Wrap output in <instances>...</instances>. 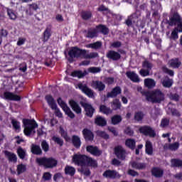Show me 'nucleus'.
<instances>
[{"instance_id": "f257e3e1", "label": "nucleus", "mask_w": 182, "mask_h": 182, "mask_svg": "<svg viewBox=\"0 0 182 182\" xmlns=\"http://www.w3.org/2000/svg\"><path fill=\"white\" fill-rule=\"evenodd\" d=\"M72 161L75 166L80 167H86V166H88V167H97V161L85 154H75L73 156Z\"/></svg>"}, {"instance_id": "f03ea898", "label": "nucleus", "mask_w": 182, "mask_h": 182, "mask_svg": "<svg viewBox=\"0 0 182 182\" xmlns=\"http://www.w3.org/2000/svg\"><path fill=\"white\" fill-rule=\"evenodd\" d=\"M142 95L146 97L147 102H151V103H161L164 102V93L160 90H155L152 92L145 91L142 92Z\"/></svg>"}, {"instance_id": "7ed1b4c3", "label": "nucleus", "mask_w": 182, "mask_h": 182, "mask_svg": "<svg viewBox=\"0 0 182 182\" xmlns=\"http://www.w3.org/2000/svg\"><path fill=\"white\" fill-rule=\"evenodd\" d=\"M36 163L40 167H44V168H54L58 166V160L53 157H37L36 159Z\"/></svg>"}, {"instance_id": "20e7f679", "label": "nucleus", "mask_w": 182, "mask_h": 182, "mask_svg": "<svg viewBox=\"0 0 182 182\" xmlns=\"http://www.w3.org/2000/svg\"><path fill=\"white\" fill-rule=\"evenodd\" d=\"M23 124L24 127L23 133L27 137H31V136L36 133L35 129L38 127V123H36L35 119H23Z\"/></svg>"}, {"instance_id": "39448f33", "label": "nucleus", "mask_w": 182, "mask_h": 182, "mask_svg": "<svg viewBox=\"0 0 182 182\" xmlns=\"http://www.w3.org/2000/svg\"><path fill=\"white\" fill-rule=\"evenodd\" d=\"M85 53L86 49H82L77 46L71 47L68 51V62L72 63V62H73V59H84Z\"/></svg>"}, {"instance_id": "423d86ee", "label": "nucleus", "mask_w": 182, "mask_h": 182, "mask_svg": "<svg viewBox=\"0 0 182 182\" xmlns=\"http://www.w3.org/2000/svg\"><path fill=\"white\" fill-rule=\"evenodd\" d=\"M182 20L181 15L178 11H171L168 15V19H166L164 22L165 25L168 26H177Z\"/></svg>"}, {"instance_id": "0eeeda50", "label": "nucleus", "mask_w": 182, "mask_h": 182, "mask_svg": "<svg viewBox=\"0 0 182 182\" xmlns=\"http://www.w3.org/2000/svg\"><path fill=\"white\" fill-rule=\"evenodd\" d=\"M80 106H82V107H83L87 117H93V114H95L96 109H95V107H93V106H92V105L87 102H85L83 101H80Z\"/></svg>"}, {"instance_id": "6e6552de", "label": "nucleus", "mask_w": 182, "mask_h": 182, "mask_svg": "<svg viewBox=\"0 0 182 182\" xmlns=\"http://www.w3.org/2000/svg\"><path fill=\"white\" fill-rule=\"evenodd\" d=\"M57 102L59 106H60V107L63 109V112L65 113V114H67V116H68V117H70V119H75V114L73 113V112H72L70 108L68 107V105H66V103L63 102L61 97H59L57 100Z\"/></svg>"}, {"instance_id": "1a4fd4ad", "label": "nucleus", "mask_w": 182, "mask_h": 182, "mask_svg": "<svg viewBox=\"0 0 182 182\" xmlns=\"http://www.w3.org/2000/svg\"><path fill=\"white\" fill-rule=\"evenodd\" d=\"M139 132L144 136H149V137H156V132L149 125H144L139 128Z\"/></svg>"}, {"instance_id": "9d476101", "label": "nucleus", "mask_w": 182, "mask_h": 182, "mask_svg": "<svg viewBox=\"0 0 182 182\" xmlns=\"http://www.w3.org/2000/svg\"><path fill=\"white\" fill-rule=\"evenodd\" d=\"M78 89L82 92L87 97L90 99H95V91L89 88L87 85H83L82 82L77 84Z\"/></svg>"}, {"instance_id": "9b49d317", "label": "nucleus", "mask_w": 182, "mask_h": 182, "mask_svg": "<svg viewBox=\"0 0 182 182\" xmlns=\"http://www.w3.org/2000/svg\"><path fill=\"white\" fill-rule=\"evenodd\" d=\"M114 153L119 160H126V149L122 146H115L114 149Z\"/></svg>"}, {"instance_id": "f8f14e48", "label": "nucleus", "mask_w": 182, "mask_h": 182, "mask_svg": "<svg viewBox=\"0 0 182 182\" xmlns=\"http://www.w3.org/2000/svg\"><path fill=\"white\" fill-rule=\"evenodd\" d=\"M122 93V88L120 87L117 86L114 87L111 92H107V95H105V98L103 102H106L107 99H109L111 97L112 99H114V97H117L118 95H120Z\"/></svg>"}, {"instance_id": "ddd939ff", "label": "nucleus", "mask_w": 182, "mask_h": 182, "mask_svg": "<svg viewBox=\"0 0 182 182\" xmlns=\"http://www.w3.org/2000/svg\"><path fill=\"white\" fill-rule=\"evenodd\" d=\"M82 134L85 141H86L87 143L88 141L92 142L95 140V134L93 133V132H92V130L87 128H85L84 129H82Z\"/></svg>"}, {"instance_id": "4468645a", "label": "nucleus", "mask_w": 182, "mask_h": 182, "mask_svg": "<svg viewBox=\"0 0 182 182\" xmlns=\"http://www.w3.org/2000/svg\"><path fill=\"white\" fill-rule=\"evenodd\" d=\"M106 58L109 60L117 62V60H120V59H122V55L117 51L109 50L106 53Z\"/></svg>"}, {"instance_id": "2eb2a0df", "label": "nucleus", "mask_w": 182, "mask_h": 182, "mask_svg": "<svg viewBox=\"0 0 182 182\" xmlns=\"http://www.w3.org/2000/svg\"><path fill=\"white\" fill-rule=\"evenodd\" d=\"M86 151H87V153H90L92 156H96L97 157H99V156H102V151H100L97 146L93 145L87 146Z\"/></svg>"}, {"instance_id": "dca6fc26", "label": "nucleus", "mask_w": 182, "mask_h": 182, "mask_svg": "<svg viewBox=\"0 0 182 182\" xmlns=\"http://www.w3.org/2000/svg\"><path fill=\"white\" fill-rule=\"evenodd\" d=\"M84 33H86L85 36V38H87L88 39H95V38H97V29L90 28L87 31L85 30Z\"/></svg>"}, {"instance_id": "f3484780", "label": "nucleus", "mask_w": 182, "mask_h": 182, "mask_svg": "<svg viewBox=\"0 0 182 182\" xmlns=\"http://www.w3.org/2000/svg\"><path fill=\"white\" fill-rule=\"evenodd\" d=\"M69 105L75 113L77 114H82V108L80 107V105H79L78 103L75 101V100H70L69 101Z\"/></svg>"}, {"instance_id": "a211bd4d", "label": "nucleus", "mask_w": 182, "mask_h": 182, "mask_svg": "<svg viewBox=\"0 0 182 182\" xmlns=\"http://www.w3.org/2000/svg\"><path fill=\"white\" fill-rule=\"evenodd\" d=\"M4 96L6 100H13L14 102H19L21 100V96L14 95L11 92H4Z\"/></svg>"}, {"instance_id": "6ab92c4d", "label": "nucleus", "mask_w": 182, "mask_h": 182, "mask_svg": "<svg viewBox=\"0 0 182 182\" xmlns=\"http://www.w3.org/2000/svg\"><path fill=\"white\" fill-rule=\"evenodd\" d=\"M92 87L93 89H97L99 92H103L105 89H106V85L102 81L95 80L92 81L91 84Z\"/></svg>"}, {"instance_id": "aec40b11", "label": "nucleus", "mask_w": 182, "mask_h": 182, "mask_svg": "<svg viewBox=\"0 0 182 182\" xmlns=\"http://www.w3.org/2000/svg\"><path fill=\"white\" fill-rule=\"evenodd\" d=\"M129 164L131 167L135 168V170H146V167H147L146 163H140L135 161H131Z\"/></svg>"}, {"instance_id": "412c9836", "label": "nucleus", "mask_w": 182, "mask_h": 182, "mask_svg": "<svg viewBox=\"0 0 182 182\" xmlns=\"http://www.w3.org/2000/svg\"><path fill=\"white\" fill-rule=\"evenodd\" d=\"M38 9H39V6H38L37 4L33 3L31 4H28V8L26 10V14L28 15V16H32Z\"/></svg>"}, {"instance_id": "4be33fe9", "label": "nucleus", "mask_w": 182, "mask_h": 182, "mask_svg": "<svg viewBox=\"0 0 182 182\" xmlns=\"http://www.w3.org/2000/svg\"><path fill=\"white\" fill-rule=\"evenodd\" d=\"M4 156L8 159L10 163H16L18 161V156L14 153H12L9 151H4Z\"/></svg>"}, {"instance_id": "5701e85b", "label": "nucleus", "mask_w": 182, "mask_h": 182, "mask_svg": "<svg viewBox=\"0 0 182 182\" xmlns=\"http://www.w3.org/2000/svg\"><path fill=\"white\" fill-rule=\"evenodd\" d=\"M95 124L100 127H105L107 125V121L106 119L100 115H97L95 119Z\"/></svg>"}, {"instance_id": "b1692460", "label": "nucleus", "mask_w": 182, "mask_h": 182, "mask_svg": "<svg viewBox=\"0 0 182 182\" xmlns=\"http://www.w3.org/2000/svg\"><path fill=\"white\" fill-rule=\"evenodd\" d=\"M126 75L128 79H130L132 82H134V83H139L140 82V78H139V75L136 74L134 72L132 71H127L126 73Z\"/></svg>"}, {"instance_id": "393cba45", "label": "nucleus", "mask_w": 182, "mask_h": 182, "mask_svg": "<svg viewBox=\"0 0 182 182\" xmlns=\"http://www.w3.org/2000/svg\"><path fill=\"white\" fill-rule=\"evenodd\" d=\"M52 36V28L50 26L46 27L44 32L43 33V42H48Z\"/></svg>"}, {"instance_id": "a878e982", "label": "nucleus", "mask_w": 182, "mask_h": 182, "mask_svg": "<svg viewBox=\"0 0 182 182\" xmlns=\"http://www.w3.org/2000/svg\"><path fill=\"white\" fill-rule=\"evenodd\" d=\"M45 99L48 105L50 106V109H56V101H55V98L50 95H47L45 97Z\"/></svg>"}, {"instance_id": "bb28decb", "label": "nucleus", "mask_w": 182, "mask_h": 182, "mask_svg": "<svg viewBox=\"0 0 182 182\" xmlns=\"http://www.w3.org/2000/svg\"><path fill=\"white\" fill-rule=\"evenodd\" d=\"M72 144L77 149H80V146H82V141L80 140V137L77 135L72 136Z\"/></svg>"}, {"instance_id": "cd10ccee", "label": "nucleus", "mask_w": 182, "mask_h": 182, "mask_svg": "<svg viewBox=\"0 0 182 182\" xmlns=\"http://www.w3.org/2000/svg\"><path fill=\"white\" fill-rule=\"evenodd\" d=\"M96 29H97V33H102V35H109V28H107V26H106L105 25L103 24H99L97 26H96Z\"/></svg>"}, {"instance_id": "c85d7f7f", "label": "nucleus", "mask_w": 182, "mask_h": 182, "mask_svg": "<svg viewBox=\"0 0 182 182\" xmlns=\"http://www.w3.org/2000/svg\"><path fill=\"white\" fill-rule=\"evenodd\" d=\"M132 23L136 26L137 28H144V26L139 25V22L140 21L139 20V14L137 13H134L129 16Z\"/></svg>"}, {"instance_id": "c756f323", "label": "nucleus", "mask_w": 182, "mask_h": 182, "mask_svg": "<svg viewBox=\"0 0 182 182\" xmlns=\"http://www.w3.org/2000/svg\"><path fill=\"white\" fill-rule=\"evenodd\" d=\"M169 65L173 69H178L181 66V61L178 58H172L169 61Z\"/></svg>"}, {"instance_id": "7c9ffc66", "label": "nucleus", "mask_w": 182, "mask_h": 182, "mask_svg": "<svg viewBox=\"0 0 182 182\" xmlns=\"http://www.w3.org/2000/svg\"><path fill=\"white\" fill-rule=\"evenodd\" d=\"M151 174L156 178H160L163 177V174H164V171L160 168L154 167L151 169Z\"/></svg>"}, {"instance_id": "2f4dec72", "label": "nucleus", "mask_w": 182, "mask_h": 182, "mask_svg": "<svg viewBox=\"0 0 182 182\" xmlns=\"http://www.w3.org/2000/svg\"><path fill=\"white\" fill-rule=\"evenodd\" d=\"M103 177H105V178H116L117 176V172L116 171H112V170H106L102 173Z\"/></svg>"}, {"instance_id": "473e14b6", "label": "nucleus", "mask_w": 182, "mask_h": 182, "mask_svg": "<svg viewBox=\"0 0 182 182\" xmlns=\"http://www.w3.org/2000/svg\"><path fill=\"white\" fill-rule=\"evenodd\" d=\"M154 151L153 144L150 141H146L145 144V153L148 156H153Z\"/></svg>"}, {"instance_id": "72a5a7b5", "label": "nucleus", "mask_w": 182, "mask_h": 182, "mask_svg": "<svg viewBox=\"0 0 182 182\" xmlns=\"http://www.w3.org/2000/svg\"><path fill=\"white\" fill-rule=\"evenodd\" d=\"M125 146L130 150L136 149V140L134 139H127L125 140Z\"/></svg>"}, {"instance_id": "f704fd0d", "label": "nucleus", "mask_w": 182, "mask_h": 182, "mask_svg": "<svg viewBox=\"0 0 182 182\" xmlns=\"http://www.w3.org/2000/svg\"><path fill=\"white\" fill-rule=\"evenodd\" d=\"M31 153L33 154H35L36 156H41L42 154V149H41V146L39 145L36 144H31Z\"/></svg>"}, {"instance_id": "c9c22d12", "label": "nucleus", "mask_w": 182, "mask_h": 182, "mask_svg": "<svg viewBox=\"0 0 182 182\" xmlns=\"http://www.w3.org/2000/svg\"><path fill=\"white\" fill-rule=\"evenodd\" d=\"M76 173V169L73 166H66L65 168V173L67 176H70L71 177H73L75 176V173Z\"/></svg>"}, {"instance_id": "e433bc0d", "label": "nucleus", "mask_w": 182, "mask_h": 182, "mask_svg": "<svg viewBox=\"0 0 182 182\" xmlns=\"http://www.w3.org/2000/svg\"><path fill=\"white\" fill-rule=\"evenodd\" d=\"M92 11H82L81 12V18L83 21H89V19H92Z\"/></svg>"}, {"instance_id": "4c0bfd02", "label": "nucleus", "mask_w": 182, "mask_h": 182, "mask_svg": "<svg viewBox=\"0 0 182 182\" xmlns=\"http://www.w3.org/2000/svg\"><path fill=\"white\" fill-rule=\"evenodd\" d=\"M70 76L72 77H78V79H82L86 76V73H83L82 70H74L71 73Z\"/></svg>"}, {"instance_id": "58836bf2", "label": "nucleus", "mask_w": 182, "mask_h": 182, "mask_svg": "<svg viewBox=\"0 0 182 182\" xmlns=\"http://www.w3.org/2000/svg\"><path fill=\"white\" fill-rule=\"evenodd\" d=\"M102 46L103 43H102V41H97L95 43L88 44L87 46V48H90L91 49H95V50H97V49H100Z\"/></svg>"}, {"instance_id": "ea45409f", "label": "nucleus", "mask_w": 182, "mask_h": 182, "mask_svg": "<svg viewBox=\"0 0 182 182\" xmlns=\"http://www.w3.org/2000/svg\"><path fill=\"white\" fill-rule=\"evenodd\" d=\"M144 85H145L146 87H148V89H153V87H154V86H156V81H154V80L150 79V78L145 79Z\"/></svg>"}, {"instance_id": "a19ab883", "label": "nucleus", "mask_w": 182, "mask_h": 182, "mask_svg": "<svg viewBox=\"0 0 182 182\" xmlns=\"http://www.w3.org/2000/svg\"><path fill=\"white\" fill-rule=\"evenodd\" d=\"M162 86H164V87L168 88L171 87V86H173V80L170 79L168 77H166L162 80Z\"/></svg>"}, {"instance_id": "79ce46f5", "label": "nucleus", "mask_w": 182, "mask_h": 182, "mask_svg": "<svg viewBox=\"0 0 182 182\" xmlns=\"http://www.w3.org/2000/svg\"><path fill=\"white\" fill-rule=\"evenodd\" d=\"M171 167H182V160L178 159H172L171 160Z\"/></svg>"}, {"instance_id": "37998d69", "label": "nucleus", "mask_w": 182, "mask_h": 182, "mask_svg": "<svg viewBox=\"0 0 182 182\" xmlns=\"http://www.w3.org/2000/svg\"><path fill=\"white\" fill-rule=\"evenodd\" d=\"M59 133L61 136V137H63V139L65 140V141H70L71 139L70 136H68V131H65L63 127H60Z\"/></svg>"}, {"instance_id": "c03bdc74", "label": "nucleus", "mask_w": 182, "mask_h": 182, "mask_svg": "<svg viewBox=\"0 0 182 182\" xmlns=\"http://www.w3.org/2000/svg\"><path fill=\"white\" fill-rule=\"evenodd\" d=\"M6 9L7 15L9 17V19H11V21H16L18 16L15 14V11L13 9L9 8H6Z\"/></svg>"}, {"instance_id": "a18cd8bd", "label": "nucleus", "mask_w": 182, "mask_h": 182, "mask_svg": "<svg viewBox=\"0 0 182 182\" xmlns=\"http://www.w3.org/2000/svg\"><path fill=\"white\" fill-rule=\"evenodd\" d=\"M122 120H123L122 116L118 114L114 115L111 118L112 124H114V126H116V124H119V123L122 122Z\"/></svg>"}, {"instance_id": "49530a36", "label": "nucleus", "mask_w": 182, "mask_h": 182, "mask_svg": "<svg viewBox=\"0 0 182 182\" xmlns=\"http://www.w3.org/2000/svg\"><path fill=\"white\" fill-rule=\"evenodd\" d=\"M100 113H103V114H109V113H112V109L105 105H101L100 106Z\"/></svg>"}, {"instance_id": "de8ad7c7", "label": "nucleus", "mask_w": 182, "mask_h": 182, "mask_svg": "<svg viewBox=\"0 0 182 182\" xmlns=\"http://www.w3.org/2000/svg\"><path fill=\"white\" fill-rule=\"evenodd\" d=\"M99 53H90L87 54V50H85V53L84 54V59H95V58H98Z\"/></svg>"}, {"instance_id": "09e8293b", "label": "nucleus", "mask_w": 182, "mask_h": 182, "mask_svg": "<svg viewBox=\"0 0 182 182\" xmlns=\"http://www.w3.org/2000/svg\"><path fill=\"white\" fill-rule=\"evenodd\" d=\"M17 154L21 160H23L26 157V151L23 149L22 147L19 146L17 149Z\"/></svg>"}, {"instance_id": "8fccbe9b", "label": "nucleus", "mask_w": 182, "mask_h": 182, "mask_svg": "<svg viewBox=\"0 0 182 182\" xmlns=\"http://www.w3.org/2000/svg\"><path fill=\"white\" fill-rule=\"evenodd\" d=\"M16 171H17L18 176H20V174L25 173V171H26V165L23 164H20L17 165Z\"/></svg>"}, {"instance_id": "3c124183", "label": "nucleus", "mask_w": 182, "mask_h": 182, "mask_svg": "<svg viewBox=\"0 0 182 182\" xmlns=\"http://www.w3.org/2000/svg\"><path fill=\"white\" fill-rule=\"evenodd\" d=\"M11 124L16 132H21V122L16 119H11Z\"/></svg>"}, {"instance_id": "603ef678", "label": "nucleus", "mask_w": 182, "mask_h": 182, "mask_svg": "<svg viewBox=\"0 0 182 182\" xmlns=\"http://www.w3.org/2000/svg\"><path fill=\"white\" fill-rule=\"evenodd\" d=\"M112 109L113 110H119L122 107V102H120V100L115 99L112 102Z\"/></svg>"}, {"instance_id": "864d4df0", "label": "nucleus", "mask_w": 182, "mask_h": 182, "mask_svg": "<svg viewBox=\"0 0 182 182\" xmlns=\"http://www.w3.org/2000/svg\"><path fill=\"white\" fill-rule=\"evenodd\" d=\"M52 140L55 143V144H58L60 147H62L63 146V139L59 136H52Z\"/></svg>"}, {"instance_id": "5fc2aeb1", "label": "nucleus", "mask_w": 182, "mask_h": 182, "mask_svg": "<svg viewBox=\"0 0 182 182\" xmlns=\"http://www.w3.org/2000/svg\"><path fill=\"white\" fill-rule=\"evenodd\" d=\"M134 119L136 120V122H141V120L144 119V114H143V112L141 111L135 112Z\"/></svg>"}, {"instance_id": "6e6d98bb", "label": "nucleus", "mask_w": 182, "mask_h": 182, "mask_svg": "<svg viewBox=\"0 0 182 182\" xmlns=\"http://www.w3.org/2000/svg\"><path fill=\"white\" fill-rule=\"evenodd\" d=\"M97 136L102 137V139H104L105 140H109V139H110V136H109L105 131H97Z\"/></svg>"}, {"instance_id": "4d7b16f0", "label": "nucleus", "mask_w": 182, "mask_h": 182, "mask_svg": "<svg viewBox=\"0 0 182 182\" xmlns=\"http://www.w3.org/2000/svg\"><path fill=\"white\" fill-rule=\"evenodd\" d=\"M179 33L180 31H178V28H176V27H175L171 33V39H173V41H177V39H178Z\"/></svg>"}, {"instance_id": "13d9d810", "label": "nucleus", "mask_w": 182, "mask_h": 182, "mask_svg": "<svg viewBox=\"0 0 182 182\" xmlns=\"http://www.w3.org/2000/svg\"><path fill=\"white\" fill-rule=\"evenodd\" d=\"M142 68H144V69H146V70H149L150 72V70H151V69L153 68V64L149 62V60H144L142 63Z\"/></svg>"}, {"instance_id": "bf43d9fd", "label": "nucleus", "mask_w": 182, "mask_h": 182, "mask_svg": "<svg viewBox=\"0 0 182 182\" xmlns=\"http://www.w3.org/2000/svg\"><path fill=\"white\" fill-rule=\"evenodd\" d=\"M178 147H180V143L175 142L173 144H169L168 149L171 151H176V150H178Z\"/></svg>"}, {"instance_id": "052dcab7", "label": "nucleus", "mask_w": 182, "mask_h": 182, "mask_svg": "<svg viewBox=\"0 0 182 182\" xmlns=\"http://www.w3.org/2000/svg\"><path fill=\"white\" fill-rule=\"evenodd\" d=\"M170 124V119L168 118H163L161 120L160 127H162L163 129L167 127Z\"/></svg>"}, {"instance_id": "680f3d73", "label": "nucleus", "mask_w": 182, "mask_h": 182, "mask_svg": "<svg viewBox=\"0 0 182 182\" xmlns=\"http://www.w3.org/2000/svg\"><path fill=\"white\" fill-rule=\"evenodd\" d=\"M42 178L43 181H50L52 180V173L50 172H44Z\"/></svg>"}, {"instance_id": "e2e57ef3", "label": "nucleus", "mask_w": 182, "mask_h": 182, "mask_svg": "<svg viewBox=\"0 0 182 182\" xmlns=\"http://www.w3.org/2000/svg\"><path fill=\"white\" fill-rule=\"evenodd\" d=\"M124 134L127 136H129L130 137L134 136V131L130 127H127L124 131Z\"/></svg>"}, {"instance_id": "0e129e2a", "label": "nucleus", "mask_w": 182, "mask_h": 182, "mask_svg": "<svg viewBox=\"0 0 182 182\" xmlns=\"http://www.w3.org/2000/svg\"><path fill=\"white\" fill-rule=\"evenodd\" d=\"M162 71L164 73H166V75H168L169 76H174V71L167 68L166 66L162 67Z\"/></svg>"}, {"instance_id": "69168bd1", "label": "nucleus", "mask_w": 182, "mask_h": 182, "mask_svg": "<svg viewBox=\"0 0 182 182\" xmlns=\"http://www.w3.org/2000/svg\"><path fill=\"white\" fill-rule=\"evenodd\" d=\"M41 148L43 149V151H45V153H48V151H49V144H48L46 140H43L41 142Z\"/></svg>"}, {"instance_id": "338daca9", "label": "nucleus", "mask_w": 182, "mask_h": 182, "mask_svg": "<svg viewBox=\"0 0 182 182\" xmlns=\"http://www.w3.org/2000/svg\"><path fill=\"white\" fill-rule=\"evenodd\" d=\"M88 71L90 73H100V72H102V68H100V67H90L88 68Z\"/></svg>"}, {"instance_id": "774afa93", "label": "nucleus", "mask_w": 182, "mask_h": 182, "mask_svg": "<svg viewBox=\"0 0 182 182\" xmlns=\"http://www.w3.org/2000/svg\"><path fill=\"white\" fill-rule=\"evenodd\" d=\"M97 11H98V12H107V14H110V9H109V8H107V7H105V6L103 4L100 6L97 9Z\"/></svg>"}]
</instances>
